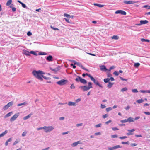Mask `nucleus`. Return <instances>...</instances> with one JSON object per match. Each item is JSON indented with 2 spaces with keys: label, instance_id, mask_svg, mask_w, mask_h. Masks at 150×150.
Wrapping results in <instances>:
<instances>
[{
  "label": "nucleus",
  "instance_id": "4d7b16f0",
  "mask_svg": "<svg viewBox=\"0 0 150 150\" xmlns=\"http://www.w3.org/2000/svg\"><path fill=\"white\" fill-rule=\"evenodd\" d=\"M32 34L31 33L30 31H28L27 33V35L28 36H30L32 35Z\"/></svg>",
  "mask_w": 150,
  "mask_h": 150
},
{
  "label": "nucleus",
  "instance_id": "f704fd0d",
  "mask_svg": "<svg viewBox=\"0 0 150 150\" xmlns=\"http://www.w3.org/2000/svg\"><path fill=\"white\" fill-rule=\"evenodd\" d=\"M127 88L126 87H125L122 88L121 90V91L122 92L126 91L127 90Z\"/></svg>",
  "mask_w": 150,
  "mask_h": 150
},
{
  "label": "nucleus",
  "instance_id": "7ed1b4c3",
  "mask_svg": "<svg viewBox=\"0 0 150 150\" xmlns=\"http://www.w3.org/2000/svg\"><path fill=\"white\" fill-rule=\"evenodd\" d=\"M134 122V118L131 117H129L127 119L122 120L120 121V122L122 123L127 122L130 123Z\"/></svg>",
  "mask_w": 150,
  "mask_h": 150
},
{
  "label": "nucleus",
  "instance_id": "6ab92c4d",
  "mask_svg": "<svg viewBox=\"0 0 150 150\" xmlns=\"http://www.w3.org/2000/svg\"><path fill=\"white\" fill-rule=\"evenodd\" d=\"M8 132V131L7 130H5L4 132L0 134V138L4 136Z\"/></svg>",
  "mask_w": 150,
  "mask_h": 150
},
{
  "label": "nucleus",
  "instance_id": "09e8293b",
  "mask_svg": "<svg viewBox=\"0 0 150 150\" xmlns=\"http://www.w3.org/2000/svg\"><path fill=\"white\" fill-rule=\"evenodd\" d=\"M127 138V137L126 136L122 137H119V138L121 139L122 140L124 139Z\"/></svg>",
  "mask_w": 150,
  "mask_h": 150
},
{
  "label": "nucleus",
  "instance_id": "052dcab7",
  "mask_svg": "<svg viewBox=\"0 0 150 150\" xmlns=\"http://www.w3.org/2000/svg\"><path fill=\"white\" fill-rule=\"evenodd\" d=\"M64 16L67 17H69V15L67 13H64Z\"/></svg>",
  "mask_w": 150,
  "mask_h": 150
},
{
  "label": "nucleus",
  "instance_id": "c756f323",
  "mask_svg": "<svg viewBox=\"0 0 150 150\" xmlns=\"http://www.w3.org/2000/svg\"><path fill=\"white\" fill-rule=\"evenodd\" d=\"M144 101L142 99H140L137 100L136 102L138 103H142Z\"/></svg>",
  "mask_w": 150,
  "mask_h": 150
},
{
  "label": "nucleus",
  "instance_id": "423d86ee",
  "mask_svg": "<svg viewBox=\"0 0 150 150\" xmlns=\"http://www.w3.org/2000/svg\"><path fill=\"white\" fill-rule=\"evenodd\" d=\"M19 115V113H17L15 114L10 119V121L11 122H13L15 120Z\"/></svg>",
  "mask_w": 150,
  "mask_h": 150
},
{
  "label": "nucleus",
  "instance_id": "5fc2aeb1",
  "mask_svg": "<svg viewBox=\"0 0 150 150\" xmlns=\"http://www.w3.org/2000/svg\"><path fill=\"white\" fill-rule=\"evenodd\" d=\"M21 4L22 5V6L24 8H25L26 7V5L23 3H21Z\"/></svg>",
  "mask_w": 150,
  "mask_h": 150
},
{
  "label": "nucleus",
  "instance_id": "39448f33",
  "mask_svg": "<svg viewBox=\"0 0 150 150\" xmlns=\"http://www.w3.org/2000/svg\"><path fill=\"white\" fill-rule=\"evenodd\" d=\"M68 82V81L67 80L63 79L57 81V83L59 85L62 86Z\"/></svg>",
  "mask_w": 150,
  "mask_h": 150
},
{
  "label": "nucleus",
  "instance_id": "49530a36",
  "mask_svg": "<svg viewBox=\"0 0 150 150\" xmlns=\"http://www.w3.org/2000/svg\"><path fill=\"white\" fill-rule=\"evenodd\" d=\"M132 91L133 93H137L138 91L137 89H132Z\"/></svg>",
  "mask_w": 150,
  "mask_h": 150
},
{
  "label": "nucleus",
  "instance_id": "ea45409f",
  "mask_svg": "<svg viewBox=\"0 0 150 150\" xmlns=\"http://www.w3.org/2000/svg\"><path fill=\"white\" fill-rule=\"evenodd\" d=\"M88 86L89 87H90V88H92V83L91 82H88Z\"/></svg>",
  "mask_w": 150,
  "mask_h": 150
},
{
  "label": "nucleus",
  "instance_id": "2eb2a0df",
  "mask_svg": "<svg viewBox=\"0 0 150 150\" xmlns=\"http://www.w3.org/2000/svg\"><path fill=\"white\" fill-rule=\"evenodd\" d=\"M23 54L26 56L30 55V52L26 50H23Z\"/></svg>",
  "mask_w": 150,
  "mask_h": 150
},
{
  "label": "nucleus",
  "instance_id": "13d9d810",
  "mask_svg": "<svg viewBox=\"0 0 150 150\" xmlns=\"http://www.w3.org/2000/svg\"><path fill=\"white\" fill-rule=\"evenodd\" d=\"M99 67H100V70L101 71H103V65H100Z\"/></svg>",
  "mask_w": 150,
  "mask_h": 150
},
{
  "label": "nucleus",
  "instance_id": "5701e85b",
  "mask_svg": "<svg viewBox=\"0 0 150 150\" xmlns=\"http://www.w3.org/2000/svg\"><path fill=\"white\" fill-rule=\"evenodd\" d=\"M12 140V139L11 138H9L7 141L6 142H5V145L6 146H7L8 145V142H11Z\"/></svg>",
  "mask_w": 150,
  "mask_h": 150
},
{
  "label": "nucleus",
  "instance_id": "37998d69",
  "mask_svg": "<svg viewBox=\"0 0 150 150\" xmlns=\"http://www.w3.org/2000/svg\"><path fill=\"white\" fill-rule=\"evenodd\" d=\"M50 27L52 29L54 30H59V29H58L57 28H54V27H53V26H52L51 25L50 26Z\"/></svg>",
  "mask_w": 150,
  "mask_h": 150
},
{
  "label": "nucleus",
  "instance_id": "6e6552de",
  "mask_svg": "<svg viewBox=\"0 0 150 150\" xmlns=\"http://www.w3.org/2000/svg\"><path fill=\"white\" fill-rule=\"evenodd\" d=\"M123 1L124 3L127 4H134L138 2V1H133L127 0H124Z\"/></svg>",
  "mask_w": 150,
  "mask_h": 150
},
{
  "label": "nucleus",
  "instance_id": "9d476101",
  "mask_svg": "<svg viewBox=\"0 0 150 150\" xmlns=\"http://www.w3.org/2000/svg\"><path fill=\"white\" fill-rule=\"evenodd\" d=\"M122 146H120L119 145H116L114 146V147H108V149L105 150H115V149H116L118 148H121Z\"/></svg>",
  "mask_w": 150,
  "mask_h": 150
},
{
  "label": "nucleus",
  "instance_id": "680f3d73",
  "mask_svg": "<svg viewBox=\"0 0 150 150\" xmlns=\"http://www.w3.org/2000/svg\"><path fill=\"white\" fill-rule=\"evenodd\" d=\"M112 129L113 131H115L118 130V129L117 127H112Z\"/></svg>",
  "mask_w": 150,
  "mask_h": 150
},
{
  "label": "nucleus",
  "instance_id": "58836bf2",
  "mask_svg": "<svg viewBox=\"0 0 150 150\" xmlns=\"http://www.w3.org/2000/svg\"><path fill=\"white\" fill-rule=\"evenodd\" d=\"M64 19L65 20V21L67 22V23H71V21H69V19L67 18H64Z\"/></svg>",
  "mask_w": 150,
  "mask_h": 150
},
{
  "label": "nucleus",
  "instance_id": "72a5a7b5",
  "mask_svg": "<svg viewBox=\"0 0 150 150\" xmlns=\"http://www.w3.org/2000/svg\"><path fill=\"white\" fill-rule=\"evenodd\" d=\"M119 37L117 35H113L112 37V39H114L115 40H117L118 39Z\"/></svg>",
  "mask_w": 150,
  "mask_h": 150
},
{
  "label": "nucleus",
  "instance_id": "c03bdc74",
  "mask_svg": "<svg viewBox=\"0 0 150 150\" xmlns=\"http://www.w3.org/2000/svg\"><path fill=\"white\" fill-rule=\"evenodd\" d=\"M45 129V126L42 127H40L39 128H37V130H42V129H44V130Z\"/></svg>",
  "mask_w": 150,
  "mask_h": 150
},
{
  "label": "nucleus",
  "instance_id": "338daca9",
  "mask_svg": "<svg viewBox=\"0 0 150 150\" xmlns=\"http://www.w3.org/2000/svg\"><path fill=\"white\" fill-rule=\"evenodd\" d=\"M135 136L136 137H142V135L141 134L139 135H135Z\"/></svg>",
  "mask_w": 150,
  "mask_h": 150
},
{
  "label": "nucleus",
  "instance_id": "9b49d317",
  "mask_svg": "<svg viewBox=\"0 0 150 150\" xmlns=\"http://www.w3.org/2000/svg\"><path fill=\"white\" fill-rule=\"evenodd\" d=\"M115 67L114 66H111L109 69H108L106 68V67L104 65V71L106 72L107 71H108L110 72L111 70L114 69Z\"/></svg>",
  "mask_w": 150,
  "mask_h": 150
},
{
  "label": "nucleus",
  "instance_id": "f8f14e48",
  "mask_svg": "<svg viewBox=\"0 0 150 150\" xmlns=\"http://www.w3.org/2000/svg\"><path fill=\"white\" fill-rule=\"evenodd\" d=\"M60 67L59 66H58L56 68L54 69H53L51 67H50V70L54 72H57L60 69Z\"/></svg>",
  "mask_w": 150,
  "mask_h": 150
},
{
  "label": "nucleus",
  "instance_id": "8fccbe9b",
  "mask_svg": "<svg viewBox=\"0 0 150 150\" xmlns=\"http://www.w3.org/2000/svg\"><path fill=\"white\" fill-rule=\"evenodd\" d=\"M113 74L115 76H117L119 75V73L117 71H115L114 72Z\"/></svg>",
  "mask_w": 150,
  "mask_h": 150
},
{
  "label": "nucleus",
  "instance_id": "a211bd4d",
  "mask_svg": "<svg viewBox=\"0 0 150 150\" xmlns=\"http://www.w3.org/2000/svg\"><path fill=\"white\" fill-rule=\"evenodd\" d=\"M140 22V23H141V24H142V25L146 24L148 22V21L146 20H141Z\"/></svg>",
  "mask_w": 150,
  "mask_h": 150
},
{
  "label": "nucleus",
  "instance_id": "ddd939ff",
  "mask_svg": "<svg viewBox=\"0 0 150 150\" xmlns=\"http://www.w3.org/2000/svg\"><path fill=\"white\" fill-rule=\"evenodd\" d=\"M46 59L48 62L52 61H53V57L51 55H49L47 57Z\"/></svg>",
  "mask_w": 150,
  "mask_h": 150
},
{
  "label": "nucleus",
  "instance_id": "cd10ccee",
  "mask_svg": "<svg viewBox=\"0 0 150 150\" xmlns=\"http://www.w3.org/2000/svg\"><path fill=\"white\" fill-rule=\"evenodd\" d=\"M140 65V64L139 63H135L134 64V66L136 68H137Z\"/></svg>",
  "mask_w": 150,
  "mask_h": 150
},
{
  "label": "nucleus",
  "instance_id": "4468645a",
  "mask_svg": "<svg viewBox=\"0 0 150 150\" xmlns=\"http://www.w3.org/2000/svg\"><path fill=\"white\" fill-rule=\"evenodd\" d=\"M135 130V129H133L131 130H127L129 132L126 133V134L128 135H130L133 134L134 133L133 132Z\"/></svg>",
  "mask_w": 150,
  "mask_h": 150
},
{
  "label": "nucleus",
  "instance_id": "c9c22d12",
  "mask_svg": "<svg viewBox=\"0 0 150 150\" xmlns=\"http://www.w3.org/2000/svg\"><path fill=\"white\" fill-rule=\"evenodd\" d=\"M13 104V102H10L8 103L7 105H8V107H9L12 105Z\"/></svg>",
  "mask_w": 150,
  "mask_h": 150
},
{
  "label": "nucleus",
  "instance_id": "e433bc0d",
  "mask_svg": "<svg viewBox=\"0 0 150 150\" xmlns=\"http://www.w3.org/2000/svg\"><path fill=\"white\" fill-rule=\"evenodd\" d=\"M8 105H5V106H4L3 108V109L4 110H7V109H8Z\"/></svg>",
  "mask_w": 150,
  "mask_h": 150
},
{
  "label": "nucleus",
  "instance_id": "0eeeda50",
  "mask_svg": "<svg viewBox=\"0 0 150 150\" xmlns=\"http://www.w3.org/2000/svg\"><path fill=\"white\" fill-rule=\"evenodd\" d=\"M80 88L82 89L83 91H86L89 90L91 88L88 86H80L79 87Z\"/></svg>",
  "mask_w": 150,
  "mask_h": 150
},
{
  "label": "nucleus",
  "instance_id": "1a4fd4ad",
  "mask_svg": "<svg viewBox=\"0 0 150 150\" xmlns=\"http://www.w3.org/2000/svg\"><path fill=\"white\" fill-rule=\"evenodd\" d=\"M115 14H121L122 15H125L126 14V13L124 11L121 10H118L115 11Z\"/></svg>",
  "mask_w": 150,
  "mask_h": 150
},
{
  "label": "nucleus",
  "instance_id": "69168bd1",
  "mask_svg": "<svg viewBox=\"0 0 150 150\" xmlns=\"http://www.w3.org/2000/svg\"><path fill=\"white\" fill-rule=\"evenodd\" d=\"M120 79H121V80H122V81H127V79H124L121 77H120Z\"/></svg>",
  "mask_w": 150,
  "mask_h": 150
},
{
  "label": "nucleus",
  "instance_id": "4be33fe9",
  "mask_svg": "<svg viewBox=\"0 0 150 150\" xmlns=\"http://www.w3.org/2000/svg\"><path fill=\"white\" fill-rule=\"evenodd\" d=\"M140 92L142 93H150V90H141L140 91Z\"/></svg>",
  "mask_w": 150,
  "mask_h": 150
},
{
  "label": "nucleus",
  "instance_id": "774afa93",
  "mask_svg": "<svg viewBox=\"0 0 150 150\" xmlns=\"http://www.w3.org/2000/svg\"><path fill=\"white\" fill-rule=\"evenodd\" d=\"M112 75V74L110 73V72L108 73L107 74V76L108 77H110Z\"/></svg>",
  "mask_w": 150,
  "mask_h": 150
},
{
  "label": "nucleus",
  "instance_id": "473e14b6",
  "mask_svg": "<svg viewBox=\"0 0 150 150\" xmlns=\"http://www.w3.org/2000/svg\"><path fill=\"white\" fill-rule=\"evenodd\" d=\"M77 145H78V143H77V142H75L72 143L71 144V146L72 147H75V146H76Z\"/></svg>",
  "mask_w": 150,
  "mask_h": 150
},
{
  "label": "nucleus",
  "instance_id": "de8ad7c7",
  "mask_svg": "<svg viewBox=\"0 0 150 150\" xmlns=\"http://www.w3.org/2000/svg\"><path fill=\"white\" fill-rule=\"evenodd\" d=\"M122 144H129V142L128 141L127 142H122Z\"/></svg>",
  "mask_w": 150,
  "mask_h": 150
},
{
  "label": "nucleus",
  "instance_id": "7c9ffc66",
  "mask_svg": "<svg viewBox=\"0 0 150 150\" xmlns=\"http://www.w3.org/2000/svg\"><path fill=\"white\" fill-rule=\"evenodd\" d=\"M109 81V78H108L107 79H104V81L105 83H108L109 82H110Z\"/></svg>",
  "mask_w": 150,
  "mask_h": 150
},
{
  "label": "nucleus",
  "instance_id": "4c0bfd02",
  "mask_svg": "<svg viewBox=\"0 0 150 150\" xmlns=\"http://www.w3.org/2000/svg\"><path fill=\"white\" fill-rule=\"evenodd\" d=\"M112 108L111 107H108L106 108V110L107 112H109L110 111L112 110Z\"/></svg>",
  "mask_w": 150,
  "mask_h": 150
},
{
  "label": "nucleus",
  "instance_id": "a18cd8bd",
  "mask_svg": "<svg viewBox=\"0 0 150 150\" xmlns=\"http://www.w3.org/2000/svg\"><path fill=\"white\" fill-rule=\"evenodd\" d=\"M90 78L91 79V80L93 81V82L94 83L96 82V80L92 76Z\"/></svg>",
  "mask_w": 150,
  "mask_h": 150
},
{
  "label": "nucleus",
  "instance_id": "a19ab883",
  "mask_svg": "<svg viewBox=\"0 0 150 150\" xmlns=\"http://www.w3.org/2000/svg\"><path fill=\"white\" fill-rule=\"evenodd\" d=\"M40 55H45L47 54L45 52H41L39 53Z\"/></svg>",
  "mask_w": 150,
  "mask_h": 150
},
{
  "label": "nucleus",
  "instance_id": "a878e982",
  "mask_svg": "<svg viewBox=\"0 0 150 150\" xmlns=\"http://www.w3.org/2000/svg\"><path fill=\"white\" fill-rule=\"evenodd\" d=\"M13 113L12 112H10L8 113V114H6L5 116H4V118H6L8 117H9L11 116V114Z\"/></svg>",
  "mask_w": 150,
  "mask_h": 150
},
{
  "label": "nucleus",
  "instance_id": "3c124183",
  "mask_svg": "<svg viewBox=\"0 0 150 150\" xmlns=\"http://www.w3.org/2000/svg\"><path fill=\"white\" fill-rule=\"evenodd\" d=\"M101 133L100 132H96L94 134V135L96 136L100 135L101 134Z\"/></svg>",
  "mask_w": 150,
  "mask_h": 150
},
{
  "label": "nucleus",
  "instance_id": "f03ea898",
  "mask_svg": "<svg viewBox=\"0 0 150 150\" xmlns=\"http://www.w3.org/2000/svg\"><path fill=\"white\" fill-rule=\"evenodd\" d=\"M77 77H78L75 79V80L77 82L80 81L81 83L83 84H86L87 83V81L85 79H82L81 77L79 76H78Z\"/></svg>",
  "mask_w": 150,
  "mask_h": 150
},
{
  "label": "nucleus",
  "instance_id": "f3484780",
  "mask_svg": "<svg viewBox=\"0 0 150 150\" xmlns=\"http://www.w3.org/2000/svg\"><path fill=\"white\" fill-rule=\"evenodd\" d=\"M68 105L69 106H75L76 104L75 102L70 101L68 103Z\"/></svg>",
  "mask_w": 150,
  "mask_h": 150
},
{
  "label": "nucleus",
  "instance_id": "dca6fc26",
  "mask_svg": "<svg viewBox=\"0 0 150 150\" xmlns=\"http://www.w3.org/2000/svg\"><path fill=\"white\" fill-rule=\"evenodd\" d=\"M73 62L74 64L76 65L77 66L80 67L81 68H82V67L83 66L79 62H77L74 61Z\"/></svg>",
  "mask_w": 150,
  "mask_h": 150
},
{
  "label": "nucleus",
  "instance_id": "412c9836",
  "mask_svg": "<svg viewBox=\"0 0 150 150\" xmlns=\"http://www.w3.org/2000/svg\"><path fill=\"white\" fill-rule=\"evenodd\" d=\"M114 83H111V82H109L108 83V84L107 85V87L109 88H111L113 85Z\"/></svg>",
  "mask_w": 150,
  "mask_h": 150
},
{
  "label": "nucleus",
  "instance_id": "864d4df0",
  "mask_svg": "<svg viewBox=\"0 0 150 150\" xmlns=\"http://www.w3.org/2000/svg\"><path fill=\"white\" fill-rule=\"evenodd\" d=\"M102 125V124L100 123H99L97 125H95V127H100Z\"/></svg>",
  "mask_w": 150,
  "mask_h": 150
},
{
  "label": "nucleus",
  "instance_id": "e2e57ef3",
  "mask_svg": "<svg viewBox=\"0 0 150 150\" xmlns=\"http://www.w3.org/2000/svg\"><path fill=\"white\" fill-rule=\"evenodd\" d=\"M82 125H83V123H82L77 124L76 125V126L77 127L81 126Z\"/></svg>",
  "mask_w": 150,
  "mask_h": 150
},
{
  "label": "nucleus",
  "instance_id": "20e7f679",
  "mask_svg": "<svg viewBox=\"0 0 150 150\" xmlns=\"http://www.w3.org/2000/svg\"><path fill=\"white\" fill-rule=\"evenodd\" d=\"M54 128L52 126H45L44 131L46 133L50 132L54 129Z\"/></svg>",
  "mask_w": 150,
  "mask_h": 150
},
{
  "label": "nucleus",
  "instance_id": "c85d7f7f",
  "mask_svg": "<svg viewBox=\"0 0 150 150\" xmlns=\"http://www.w3.org/2000/svg\"><path fill=\"white\" fill-rule=\"evenodd\" d=\"M94 5L95 6H97L100 7H103V5H100L98 4L95 3L94 4Z\"/></svg>",
  "mask_w": 150,
  "mask_h": 150
},
{
  "label": "nucleus",
  "instance_id": "bf43d9fd",
  "mask_svg": "<svg viewBox=\"0 0 150 150\" xmlns=\"http://www.w3.org/2000/svg\"><path fill=\"white\" fill-rule=\"evenodd\" d=\"M144 114L147 115H150V112H144Z\"/></svg>",
  "mask_w": 150,
  "mask_h": 150
},
{
  "label": "nucleus",
  "instance_id": "bb28decb",
  "mask_svg": "<svg viewBox=\"0 0 150 150\" xmlns=\"http://www.w3.org/2000/svg\"><path fill=\"white\" fill-rule=\"evenodd\" d=\"M12 2V0H9L8 1L7 3H6V5L7 6H9L11 4Z\"/></svg>",
  "mask_w": 150,
  "mask_h": 150
},
{
  "label": "nucleus",
  "instance_id": "2f4dec72",
  "mask_svg": "<svg viewBox=\"0 0 150 150\" xmlns=\"http://www.w3.org/2000/svg\"><path fill=\"white\" fill-rule=\"evenodd\" d=\"M30 54H33L37 56L38 55V54L36 53L34 51H31L30 52Z\"/></svg>",
  "mask_w": 150,
  "mask_h": 150
},
{
  "label": "nucleus",
  "instance_id": "79ce46f5",
  "mask_svg": "<svg viewBox=\"0 0 150 150\" xmlns=\"http://www.w3.org/2000/svg\"><path fill=\"white\" fill-rule=\"evenodd\" d=\"M25 104H26V103L25 102H23V103H20V104H18L17 105V106H22V105H25Z\"/></svg>",
  "mask_w": 150,
  "mask_h": 150
},
{
  "label": "nucleus",
  "instance_id": "6e6d98bb",
  "mask_svg": "<svg viewBox=\"0 0 150 150\" xmlns=\"http://www.w3.org/2000/svg\"><path fill=\"white\" fill-rule=\"evenodd\" d=\"M71 89H75V87L74 86V84H72L71 86Z\"/></svg>",
  "mask_w": 150,
  "mask_h": 150
},
{
  "label": "nucleus",
  "instance_id": "f257e3e1",
  "mask_svg": "<svg viewBox=\"0 0 150 150\" xmlns=\"http://www.w3.org/2000/svg\"><path fill=\"white\" fill-rule=\"evenodd\" d=\"M32 74L35 76V77L41 81L43 80L42 78L45 79H50L49 77L43 76V74H45V73L42 71H36L34 70L32 72Z\"/></svg>",
  "mask_w": 150,
  "mask_h": 150
},
{
  "label": "nucleus",
  "instance_id": "393cba45",
  "mask_svg": "<svg viewBox=\"0 0 150 150\" xmlns=\"http://www.w3.org/2000/svg\"><path fill=\"white\" fill-rule=\"evenodd\" d=\"M141 41L142 42H150V40L148 39H146L144 38H142L141 39Z\"/></svg>",
  "mask_w": 150,
  "mask_h": 150
},
{
  "label": "nucleus",
  "instance_id": "aec40b11",
  "mask_svg": "<svg viewBox=\"0 0 150 150\" xmlns=\"http://www.w3.org/2000/svg\"><path fill=\"white\" fill-rule=\"evenodd\" d=\"M32 115V114L30 113V114H29L27 116H26L25 117H24L23 118V119L24 120H27L28 118H29Z\"/></svg>",
  "mask_w": 150,
  "mask_h": 150
},
{
  "label": "nucleus",
  "instance_id": "b1692460",
  "mask_svg": "<svg viewBox=\"0 0 150 150\" xmlns=\"http://www.w3.org/2000/svg\"><path fill=\"white\" fill-rule=\"evenodd\" d=\"M96 85L102 88V86L100 83H99V82L98 81H96L94 83Z\"/></svg>",
  "mask_w": 150,
  "mask_h": 150
},
{
  "label": "nucleus",
  "instance_id": "0e129e2a",
  "mask_svg": "<svg viewBox=\"0 0 150 150\" xmlns=\"http://www.w3.org/2000/svg\"><path fill=\"white\" fill-rule=\"evenodd\" d=\"M112 122V121L111 120H109L108 121L106 122H105V123L106 124H108L109 123H110Z\"/></svg>",
  "mask_w": 150,
  "mask_h": 150
},
{
  "label": "nucleus",
  "instance_id": "603ef678",
  "mask_svg": "<svg viewBox=\"0 0 150 150\" xmlns=\"http://www.w3.org/2000/svg\"><path fill=\"white\" fill-rule=\"evenodd\" d=\"M137 145V144L136 143H132L131 144V146L132 147L136 146Z\"/></svg>",
  "mask_w": 150,
  "mask_h": 150
}]
</instances>
